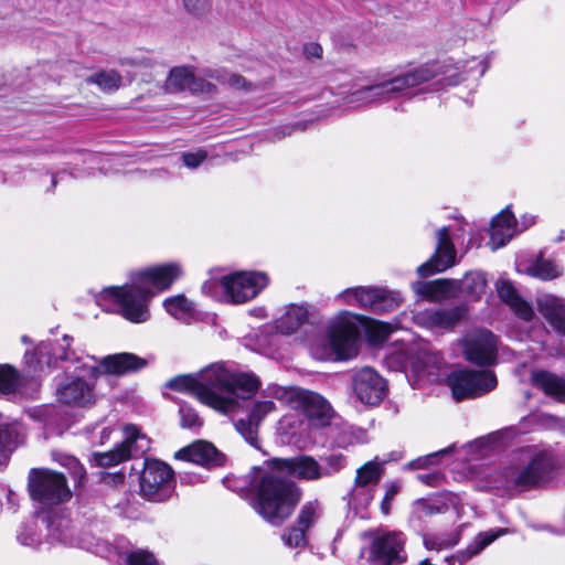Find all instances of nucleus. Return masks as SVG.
Returning <instances> with one entry per match:
<instances>
[{"label":"nucleus","instance_id":"26","mask_svg":"<svg viewBox=\"0 0 565 565\" xmlns=\"http://www.w3.org/2000/svg\"><path fill=\"white\" fill-rule=\"evenodd\" d=\"M382 473L383 469L381 463L377 461V458L367 461L359 468L354 481V489L352 491L353 499L356 500L360 494H365V504H367L373 499L372 491L380 482Z\"/></svg>","mask_w":565,"mask_h":565},{"label":"nucleus","instance_id":"11","mask_svg":"<svg viewBox=\"0 0 565 565\" xmlns=\"http://www.w3.org/2000/svg\"><path fill=\"white\" fill-rule=\"evenodd\" d=\"M339 297L349 306H359L375 313H384L396 309L402 297L396 291L381 287H354L342 291Z\"/></svg>","mask_w":565,"mask_h":565},{"label":"nucleus","instance_id":"54","mask_svg":"<svg viewBox=\"0 0 565 565\" xmlns=\"http://www.w3.org/2000/svg\"><path fill=\"white\" fill-rule=\"evenodd\" d=\"M183 3L190 13L199 14L205 9L207 0H183Z\"/></svg>","mask_w":565,"mask_h":565},{"label":"nucleus","instance_id":"17","mask_svg":"<svg viewBox=\"0 0 565 565\" xmlns=\"http://www.w3.org/2000/svg\"><path fill=\"white\" fill-rule=\"evenodd\" d=\"M364 536L371 539L370 554L373 561L382 565H392L393 563L403 564L407 562V555L404 548L405 539L402 533H365Z\"/></svg>","mask_w":565,"mask_h":565},{"label":"nucleus","instance_id":"3","mask_svg":"<svg viewBox=\"0 0 565 565\" xmlns=\"http://www.w3.org/2000/svg\"><path fill=\"white\" fill-rule=\"evenodd\" d=\"M181 273V268L174 263L150 267L132 275L130 284L104 289L97 301L104 306L103 301L110 300L126 320L132 323L146 322L150 317V298L156 292L168 289Z\"/></svg>","mask_w":565,"mask_h":565},{"label":"nucleus","instance_id":"60","mask_svg":"<svg viewBox=\"0 0 565 565\" xmlns=\"http://www.w3.org/2000/svg\"><path fill=\"white\" fill-rule=\"evenodd\" d=\"M22 343L30 344L32 343V340L28 335H22L21 338Z\"/></svg>","mask_w":565,"mask_h":565},{"label":"nucleus","instance_id":"59","mask_svg":"<svg viewBox=\"0 0 565 565\" xmlns=\"http://www.w3.org/2000/svg\"><path fill=\"white\" fill-rule=\"evenodd\" d=\"M334 441L339 447H344L347 445V439L344 436L337 437Z\"/></svg>","mask_w":565,"mask_h":565},{"label":"nucleus","instance_id":"58","mask_svg":"<svg viewBox=\"0 0 565 565\" xmlns=\"http://www.w3.org/2000/svg\"><path fill=\"white\" fill-rule=\"evenodd\" d=\"M403 458V452L402 451H392L390 455H388V458L386 459H383L380 463L381 466L386 463V462H390V461H397L399 459Z\"/></svg>","mask_w":565,"mask_h":565},{"label":"nucleus","instance_id":"53","mask_svg":"<svg viewBox=\"0 0 565 565\" xmlns=\"http://www.w3.org/2000/svg\"><path fill=\"white\" fill-rule=\"evenodd\" d=\"M415 511L418 518L433 515L439 512V509L425 500H418L415 502Z\"/></svg>","mask_w":565,"mask_h":565},{"label":"nucleus","instance_id":"1","mask_svg":"<svg viewBox=\"0 0 565 565\" xmlns=\"http://www.w3.org/2000/svg\"><path fill=\"white\" fill-rule=\"evenodd\" d=\"M28 492L34 514L18 531L19 543L33 548L43 543L73 544L72 522L62 509L72 498L66 477L49 468H32L28 473Z\"/></svg>","mask_w":565,"mask_h":565},{"label":"nucleus","instance_id":"41","mask_svg":"<svg viewBox=\"0 0 565 565\" xmlns=\"http://www.w3.org/2000/svg\"><path fill=\"white\" fill-rule=\"evenodd\" d=\"M20 382L19 373L8 364L0 365V392L12 394L18 390Z\"/></svg>","mask_w":565,"mask_h":565},{"label":"nucleus","instance_id":"20","mask_svg":"<svg viewBox=\"0 0 565 565\" xmlns=\"http://www.w3.org/2000/svg\"><path fill=\"white\" fill-rule=\"evenodd\" d=\"M456 249L451 241L448 227L437 231V245L431 257L417 268L422 277L441 273L455 265Z\"/></svg>","mask_w":565,"mask_h":565},{"label":"nucleus","instance_id":"34","mask_svg":"<svg viewBox=\"0 0 565 565\" xmlns=\"http://www.w3.org/2000/svg\"><path fill=\"white\" fill-rule=\"evenodd\" d=\"M460 289L459 294L465 295L471 300H479L486 292L487 278L481 271L468 273L462 280H459Z\"/></svg>","mask_w":565,"mask_h":565},{"label":"nucleus","instance_id":"10","mask_svg":"<svg viewBox=\"0 0 565 565\" xmlns=\"http://www.w3.org/2000/svg\"><path fill=\"white\" fill-rule=\"evenodd\" d=\"M285 396L291 408L303 413L311 426L320 428L331 425L334 412L330 403L320 394L292 387L285 392Z\"/></svg>","mask_w":565,"mask_h":565},{"label":"nucleus","instance_id":"4","mask_svg":"<svg viewBox=\"0 0 565 565\" xmlns=\"http://www.w3.org/2000/svg\"><path fill=\"white\" fill-rule=\"evenodd\" d=\"M227 482L241 484V488L248 486L255 493L254 509L275 526L281 525L291 515L301 499L297 484L282 476L271 461L267 467H253L245 478Z\"/></svg>","mask_w":565,"mask_h":565},{"label":"nucleus","instance_id":"55","mask_svg":"<svg viewBox=\"0 0 565 565\" xmlns=\"http://www.w3.org/2000/svg\"><path fill=\"white\" fill-rule=\"evenodd\" d=\"M305 54L307 57H321L322 55V47L318 43H308L305 45Z\"/></svg>","mask_w":565,"mask_h":565},{"label":"nucleus","instance_id":"23","mask_svg":"<svg viewBox=\"0 0 565 565\" xmlns=\"http://www.w3.org/2000/svg\"><path fill=\"white\" fill-rule=\"evenodd\" d=\"M26 429L18 420H10L0 414V469L4 468L12 452L24 445Z\"/></svg>","mask_w":565,"mask_h":565},{"label":"nucleus","instance_id":"46","mask_svg":"<svg viewBox=\"0 0 565 565\" xmlns=\"http://www.w3.org/2000/svg\"><path fill=\"white\" fill-rule=\"evenodd\" d=\"M209 76L215 78L218 83L235 89L247 88L245 78L238 74L228 73L227 71H214L209 73Z\"/></svg>","mask_w":565,"mask_h":565},{"label":"nucleus","instance_id":"27","mask_svg":"<svg viewBox=\"0 0 565 565\" xmlns=\"http://www.w3.org/2000/svg\"><path fill=\"white\" fill-rule=\"evenodd\" d=\"M460 282L456 279H436L431 281H416L413 290L431 301H439L459 296Z\"/></svg>","mask_w":565,"mask_h":565},{"label":"nucleus","instance_id":"8","mask_svg":"<svg viewBox=\"0 0 565 565\" xmlns=\"http://www.w3.org/2000/svg\"><path fill=\"white\" fill-rule=\"evenodd\" d=\"M271 463L282 476H290L305 481H316L329 478L340 472L347 466V458L342 454H331L316 460L308 455H300L286 459H274Z\"/></svg>","mask_w":565,"mask_h":565},{"label":"nucleus","instance_id":"29","mask_svg":"<svg viewBox=\"0 0 565 565\" xmlns=\"http://www.w3.org/2000/svg\"><path fill=\"white\" fill-rule=\"evenodd\" d=\"M537 309L553 329L565 337V305L563 300L552 295H545L537 299Z\"/></svg>","mask_w":565,"mask_h":565},{"label":"nucleus","instance_id":"44","mask_svg":"<svg viewBox=\"0 0 565 565\" xmlns=\"http://www.w3.org/2000/svg\"><path fill=\"white\" fill-rule=\"evenodd\" d=\"M531 274L540 279L548 280L558 277L561 273L553 262L540 258L533 264Z\"/></svg>","mask_w":565,"mask_h":565},{"label":"nucleus","instance_id":"18","mask_svg":"<svg viewBox=\"0 0 565 565\" xmlns=\"http://www.w3.org/2000/svg\"><path fill=\"white\" fill-rule=\"evenodd\" d=\"M352 387L358 399L371 406L379 405L387 393L386 381L371 367H363L353 373Z\"/></svg>","mask_w":565,"mask_h":565},{"label":"nucleus","instance_id":"25","mask_svg":"<svg viewBox=\"0 0 565 565\" xmlns=\"http://www.w3.org/2000/svg\"><path fill=\"white\" fill-rule=\"evenodd\" d=\"M259 387L258 379L249 373L230 370L227 371L226 385L224 392L237 402L252 398ZM241 403H238V407Z\"/></svg>","mask_w":565,"mask_h":565},{"label":"nucleus","instance_id":"31","mask_svg":"<svg viewBox=\"0 0 565 565\" xmlns=\"http://www.w3.org/2000/svg\"><path fill=\"white\" fill-rule=\"evenodd\" d=\"M531 381L534 386L542 390L544 394L565 403V380L548 371H533Z\"/></svg>","mask_w":565,"mask_h":565},{"label":"nucleus","instance_id":"40","mask_svg":"<svg viewBox=\"0 0 565 565\" xmlns=\"http://www.w3.org/2000/svg\"><path fill=\"white\" fill-rule=\"evenodd\" d=\"M320 514L321 509L317 500L306 502L299 511L296 523L308 531L318 521Z\"/></svg>","mask_w":565,"mask_h":565},{"label":"nucleus","instance_id":"42","mask_svg":"<svg viewBox=\"0 0 565 565\" xmlns=\"http://www.w3.org/2000/svg\"><path fill=\"white\" fill-rule=\"evenodd\" d=\"M126 565H157V558L148 550L136 548L122 553Z\"/></svg>","mask_w":565,"mask_h":565},{"label":"nucleus","instance_id":"45","mask_svg":"<svg viewBox=\"0 0 565 565\" xmlns=\"http://www.w3.org/2000/svg\"><path fill=\"white\" fill-rule=\"evenodd\" d=\"M306 533L307 531L296 523L284 531L281 540L288 547H300L307 543Z\"/></svg>","mask_w":565,"mask_h":565},{"label":"nucleus","instance_id":"32","mask_svg":"<svg viewBox=\"0 0 565 565\" xmlns=\"http://www.w3.org/2000/svg\"><path fill=\"white\" fill-rule=\"evenodd\" d=\"M505 529H491L486 532L479 533L469 546L451 557L446 556V561H456L458 563L468 562L473 555L480 553L484 547L491 544L494 540L505 534Z\"/></svg>","mask_w":565,"mask_h":565},{"label":"nucleus","instance_id":"22","mask_svg":"<svg viewBox=\"0 0 565 565\" xmlns=\"http://www.w3.org/2000/svg\"><path fill=\"white\" fill-rule=\"evenodd\" d=\"M72 338L70 335L63 337V344H53L50 341H42L32 350H28L24 353V360L28 366L38 370L42 369L44 365L47 367L55 366L57 362H67L58 358L63 351H74L70 348Z\"/></svg>","mask_w":565,"mask_h":565},{"label":"nucleus","instance_id":"19","mask_svg":"<svg viewBox=\"0 0 565 565\" xmlns=\"http://www.w3.org/2000/svg\"><path fill=\"white\" fill-rule=\"evenodd\" d=\"M349 312L344 311L330 327L328 338L330 345L335 353L348 359L356 351L359 329L356 324L348 319Z\"/></svg>","mask_w":565,"mask_h":565},{"label":"nucleus","instance_id":"37","mask_svg":"<svg viewBox=\"0 0 565 565\" xmlns=\"http://www.w3.org/2000/svg\"><path fill=\"white\" fill-rule=\"evenodd\" d=\"M52 457L54 461L68 470L78 486L86 480V470L76 457L58 451H53Z\"/></svg>","mask_w":565,"mask_h":565},{"label":"nucleus","instance_id":"64","mask_svg":"<svg viewBox=\"0 0 565 565\" xmlns=\"http://www.w3.org/2000/svg\"><path fill=\"white\" fill-rule=\"evenodd\" d=\"M486 72V67H482V70L480 71V76H482Z\"/></svg>","mask_w":565,"mask_h":565},{"label":"nucleus","instance_id":"36","mask_svg":"<svg viewBox=\"0 0 565 565\" xmlns=\"http://www.w3.org/2000/svg\"><path fill=\"white\" fill-rule=\"evenodd\" d=\"M465 316L461 307L443 308L427 312L430 322L436 327L450 328L459 322Z\"/></svg>","mask_w":565,"mask_h":565},{"label":"nucleus","instance_id":"51","mask_svg":"<svg viewBox=\"0 0 565 565\" xmlns=\"http://www.w3.org/2000/svg\"><path fill=\"white\" fill-rule=\"evenodd\" d=\"M181 158L185 167L195 169L207 158V152L200 149L196 152H184Z\"/></svg>","mask_w":565,"mask_h":565},{"label":"nucleus","instance_id":"9","mask_svg":"<svg viewBox=\"0 0 565 565\" xmlns=\"http://www.w3.org/2000/svg\"><path fill=\"white\" fill-rule=\"evenodd\" d=\"M140 492L152 502H162L171 498L174 491V472L163 461L146 458L139 478Z\"/></svg>","mask_w":565,"mask_h":565},{"label":"nucleus","instance_id":"62","mask_svg":"<svg viewBox=\"0 0 565 565\" xmlns=\"http://www.w3.org/2000/svg\"><path fill=\"white\" fill-rule=\"evenodd\" d=\"M417 565H431L428 558L422 559Z\"/></svg>","mask_w":565,"mask_h":565},{"label":"nucleus","instance_id":"38","mask_svg":"<svg viewBox=\"0 0 565 565\" xmlns=\"http://www.w3.org/2000/svg\"><path fill=\"white\" fill-rule=\"evenodd\" d=\"M85 81L88 84H96L104 92H113L121 86L122 77L117 71L109 70L97 72Z\"/></svg>","mask_w":565,"mask_h":565},{"label":"nucleus","instance_id":"47","mask_svg":"<svg viewBox=\"0 0 565 565\" xmlns=\"http://www.w3.org/2000/svg\"><path fill=\"white\" fill-rule=\"evenodd\" d=\"M225 276L221 279H209L202 285V292L218 301H226Z\"/></svg>","mask_w":565,"mask_h":565},{"label":"nucleus","instance_id":"30","mask_svg":"<svg viewBox=\"0 0 565 565\" xmlns=\"http://www.w3.org/2000/svg\"><path fill=\"white\" fill-rule=\"evenodd\" d=\"M497 291L500 299L505 302L518 317L525 321L532 319L534 315L532 306L520 297L518 290L510 281H498Z\"/></svg>","mask_w":565,"mask_h":565},{"label":"nucleus","instance_id":"56","mask_svg":"<svg viewBox=\"0 0 565 565\" xmlns=\"http://www.w3.org/2000/svg\"><path fill=\"white\" fill-rule=\"evenodd\" d=\"M417 479L425 484L435 486L439 480V476L437 473H419L417 475Z\"/></svg>","mask_w":565,"mask_h":565},{"label":"nucleus","instance_id":"24","mask_svg":"<svg viewBox=\"0 0 565 565\" xmlns=\"http://www.w3.org/2000/svg\"><path fill=\"white\" fill-rule=\"evenodd\" d=\"M175 457L206 468L220 467L225 461V456L213 444L205 440H198L180 449Z\"/></svg>","mask_w":565,"mask_h":565},{"label":"nucleus","instance_id":"16","mask_svg":"<svg viewBox=\"0 0 565 565\" xmlns=\"http://www.w3.org/2000/svg\"><path fill=\"white\" fill-rule=\"evenodd\" d=\"M268 284L263 271H237L225 276L226 302L244 303L254 299Z\"/></svg>","mask_w":565,"mask_h":565},{"label":"nucleus","instance_id":"13","mask_svg":"<svg viewBox=\"0 0 565 565\" xmlns=\"http://www.w3.org/2000/svg\"><path fill=\"white\" fill-rule=\"evenodd\" d=\"M124 434V441L114 449L105 452H94L93 456L97 466H115L132 457L143 455L150 449V439L136 425H126Z\"/></svg>","mask_w":565,"mask_h":565},{"label":"nucleus","instance_id":"50","mask_svg":"<svg viewBox=\"0 0 565 565\" xmlns=\"http://www.w3.org/2000/svg\"><path fill=\"white\" fill-rule=\"evenodd\" d=\"M385 494L381 502V511L383 514L388 515L391 511L392 501L401 490V484L396 481L385 484Z\"/></svg>","mask_w":565,"mask_h":565},{"label":"nucleus","instance_id":"63","mask_svg":"<svg viewBox=\"0 0 565 565\" xmlns=\"http://www.w3.org/2000/svg\"><path fill=\"white\" fill-rule=\"evenodd\" d=\"M565 239V235H564V231L562 232V234L557 237V242H562Z\"/></svg>","mask_w":565,"mask_h":565},{"label":"nucleus","instance_id":"2","mask_svg":"<svg viewBox=\"0 0 565 565\" xmlns=\"http://www.w3.org/2000/svg\"><path fill=\"white\" fill-rule=\"evenodd\" d=\"M58 358L68 361L66 372L73 375L56 387V397L67 406L86 407L95 403L94 381L100 374L125 375L137 372L148 365V361L137 354L121 352L104 356L96 365L92 355H78L75 351H63Z\"/></svg>","mask_w":565,"mask_h":565},{"label":"nucleus","instance_id":"7","mask_svg":"<svg viewBox=\"0 0 565 565\" xmlns=\"http://www.w3.org/2000/svg\"><path fill=\"white\" fill-rule=\"evenodd\" d=\"M227 371L223 363H212L195 375L186 374L171 379L167 386L173 391L190 393L202 404L221 413H234L238 408V402L222 394L226 385Z\"/></svg>","mask_w":565,"mask_h":565},{"label":"nucleus","instance_id":"35","mask_svg":"<svg viewBox=\"0 0 565 565\" xmlns=\"http://www.w3.org/2000/svg\"><path fill=\"white\" fill-rule=\"evenodd\" d=\"M163 306L175 319L189 323L194 316V305L183 295L170 297L164 300Z\"/></svg>","mask_w":565,"mask_h":565},{"label":"nucleus","instance_id":"33","mask_svg":"<svg viewBox=\"0 0 565 565\" xmlns=\"http://www.w3.org/2000/svg\"><path fill=\"white\" fill-rule=\"evenodd\" d=\"M308 319V310L303 306H290L277 320L276 328L284 334L296 332Z\"/></svg>","mask_w":565,"mask_h":565},{"label":"nucleus","instance_id":"5","mask_svg":"<svg viewBox=\"0 0 565 565\" xmlns=\"http://www.w3.org/2000/svg\"><path fill=\"white\" fill-rule=\"evenodd\" d=\"M553 469L554 460L548 451L527 446L518 449L509 465L491 476V483L502 493L513 495L546 482Z\"/></svg>","mask_w":565,"mask_h":565},{"label":"nucleus","instance_id":"28","mask_svg":"<svg viewBox=\"0 0 565 565\" xmlns=\"http://www.w3.org/2000/svg\"><path fill=\"white\" fill-rule=\"evenodd\" d=\"M516 218L513 213L505 209L491 222L490 244L492 249L504 246L514 235Z\"/></svg>","mask_w":565,"mask_h":565},{"label":"nucleus","instance_id":"39","mask_svg":"<svg viewBox=\"0 0 565 565\" xmlns=\"http://www.w3.org/2000/svg\"><path fill=\"white\" fill-rule=\"evenodd\" d=\"M192 68L186 66L173 67L167 79V88L170 92L185 90L189 86V79L192 74Z\"/></svg>","mask_w":565,"mask_h":565},{"label":"nucleus","instance_id":"15","mask_svg":"<svg viewBox=\"0 0 565 565\" xmlns=\"http://www.w3.org/2000/svg\"><path fill=\"white\" fill-rule=\"evenodd\" d=\"M462 352L466 360L479 366H490L498 355V339L489 330L476 329L462 339Z\"/></svg>","mask_w":565,"mask_h":565},{"label":"nucleus","instance_id":"21","mask_svg":"<svg viewBox=\"0 0 565 565\" xmlns=\"http://www.w3.org/2000/svg\"><path fill=\"white\" fill-rule=\"evenodd\" d=\"M275 409L276 404L273 401H257L253 404L246 418H239L235 422L236 430L252 447L260 449L258 427L262 420Z\"/></svg>","mask_w":565,"mask_h":565},{"label":"nucleus","instance_id":"6","mask_svg":"<svg viewBox=\"0 0 565 565\" xmlns=\"http://www.w3.org/2000/svg\"><path fill=\"white\" fill-rule=\"evenodd\" d=\"M446 74L444 66L439 62L427 63L415 70L396 75L388 81L380 84L365 86L351 94L350 102L371 104L390 102L397 98H412L416 93L411 89L424 83L437 79V84L447 83V85H456L457 79L452 76L439 78L440 75Z\"/></svg>","mask_w":565,"mask_h":565},{"label":"nucleus","instance_id":"14","mask_svg":"<svg viewBox=\"0 0 565 565\" xmlns=\"http://www.w3.org/2000/svg\"><path fill=\"white\" fill-rule=\"evenodd\" d=\"M444 364L443 356L427 348L409 350L406 354L404 371L413 385L420 386L439 379V370Z\"/></svg>","mask_w":565,"mask_h":565},{"label":"nucleus","instance_id":"52","mask_svg":"<svg viewBox=\"0 0 565 565\" xmlns=\"http://www.w3.org/2000/svg\"><path fill=\"white\" fill-rule=\"evenodd\" d=\"M447 450H440L424 457H419L408 463L409 469H424L427 468L430 465L436 463L437 458L445 455Z\"/></svg>","mask_w":565,"mask_h":565},{"label":"nucleus","instance_id":"57","mask_svg":"<svg viewBox=\"0 0 565 565\" xmlns=\"http://www.w3.org/2000/svg\"><path fill=\"white\" fill-rule=\"evenodd\" d=\"M105 483H114V484H124L125 482V475L124 473H117V475H106L103 478Z\"/></svg>","mask_w":565,"mask_h":565},{"label":"nucleus","instance_id":"48","mask_svg":"<svg viewBox=\"0 0 565 565\" xmlns=\"http://www.w3.org/2000/svg\"><path fill=\"white\" fill-rule=\"evenodd\" d=\"M394 327L391 323L374 320L367 328L369 337L374 343H382L387 340Z\"/></svg>","mask_w":565,"mask_h":565},{"label":"nucleus","instance_id":"61","mask_svg":"<svg viewBox=\"0 0 565 565\" xmlns=\"http://www.w3.org/2000/svg\"><path fill=\"white\" fill-rule=\"evenodd\" d=\"M57 184V179L55 175H52V179H51V188L54 189Z\"/></svg>","mask_w":565,"mask_h":565},{"label":"nucleus","instance_id":"43","mask_svg":"<svg viewBox=\"0 0 565 565\" xmlns=\"http://www.w3.org/2000/svg\"><path fill=\"white\" fill-rule=\"evenodd\" d=\"M180 425L186 429H198L202 427L203 419L199 416L198 412L188 404H181L179 407Z\"/></svg>","mask_w":565,"mask_h":565},{"label":"nucleus","instance_id":"49","mask_svg":"<svg viewBox=\"0 0 565 565\" xmlns=\"http://www.w3.org/2000/svg\"><path fill=\"white\" fill-rule=\"evenodd\" d=\"M186 89L195 94H214L216 87L204 78L195 77L192 73Z\"/></svg>","mask_w":565,"mask_h":565},{"label":"nucleus","instance_id":"12","mask_svg":"<svg viewBox=\"0 0 565 565\" xmlns=\"http://www.w3.org/2000/svg\"><path fill=\"white\" fill-rule=\"evenodd\" d=\"M497 384V376L491 371L459 370L448 376L456 401L482 396L494 390Z\"/></svg>","mask_w":565,"mask_h":565}]
</instances>
